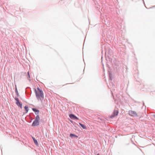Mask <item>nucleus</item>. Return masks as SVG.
I'll return each instance as SVG.
<instances>
[{"mask_svg": "<svg viewBox=\"0 0 155 155\" xmlns=\"http://www.w3.org/2000/svg\"><path fill=\"white\" fill-rule=\"evenodd\" d=\"M35 114L37 116L35 120L38 121H39L40 117L38 115V113H35Z\"/></svg>", "mask_w": 155, "mask_h": 155, "instance_id": "6", "label": "nucleus"}, {"mask_svg": "<svg viewBox=\"0 0 155 155\" xmlns=\"http://www.w3.org/2000/svg\"><path fill=\"white\" fill-rule=\"evenodd\" d=\"M38 91L35 89V91L36 94V96L38 100H41V98H43L44 97L43 93L42 91L39 88H38Z\"/></svg>", "mask_w": 155, "mask_h": 155, "instance_id": "1", "label": "nucleus"}, {"mask_svg": "<svg viewBox=\"0 0 155 155\" xmlns=\"http://www.w3.org/2000/svg\"><path fill=\"white\" fill-rule=\"evenodd\" d=\"M32 139L35 144H36V145H38V143L37 140H36L35 138L33 137H32Z\"/></svg>", "mask_w": 155, "mask_h": 155, "instance_id": "9", "label": "nucleus"}, {"mask_svg": "<svg viewBox=\"0 0 155 155\" xmlns=\"http://www.w3.org/2000/svg\"><path fill=\"white\" fill-rule=\"evenodd\" d=\"M39 121L35 120L33 122L32 126L33 127L35 126H37L39 125Z\"/></svg>", "mask_w": 155, "mask_h": 155, "instance_id": "3", "label": "nucleus"}, {"mask_svg": "<svg viewBox=\"0 0 155 155\" xmlns=\"http://www.w3.org/2000/svg\"><path fill=\"white\" fill-rule=\"evenodd\" d=\"M118 114V111L117 110H115L113 113V114L111 115L110 117V118L114 117L117 115Z\"/></svg>", "mask_w": 155, "mask_h": 155, "instance_id": "4", "label": "nucleus"}, {"mask_svg": "<svg viewBox=\"0 0 155 155\" xmlns=\"http://www.w3.org/2000/svg\"><path fill=\"white\" fill-rule=\"evenodd\" d=\"M28 78H30V75H29V72H28Z\"/></svg>", "mask_w": 155, "mask_h": 155, "instance_id": "15", "label": "nucleus"}, {"mask_svg": "<svg viewBox=\"0 0 155 155\" xmlns=\"http://www.w3.org/2000/svg\"><path fill=\"white\" fill-rule=\"evenodd\" d=\"M79 124L83 129H87V127H86V126H85V125H84L80 123H79Z\"/></svg>", "mask_w": 155, "mask_h": 155, "instance_id": "8", "label": "nucleus"}, {"mask_svg": "<svg viewBox=\"0 0 155 155\" xmlns=\"http://www.w3.org/2000/svg\"><path fill=\"white\" fill-rule=\"evenodd\" d=\"M15 93H16V94H17V95H18V91L17 89V88L16 85H15Z\"/></svg>", "mask_w": 155, "mask_h": 155, "instance_id": "12", "label": "nucleus"}, {"mask_svg": "<svg viewBox=\"0 0 155 155\" xmlns=\"http://www.w3.org/2000/svg\"><path fill=\"white\" fill-rule=\"evenodd\" d=\"M109 79H110V80H111V77H110V78H109Z\"/></svg>", "mask_w": 155, "mask_h": 155, "instance_id": "16", "label": "nucleus"}, {"mask_svg": "<svg viewBox=\"0 0 155 155\" xmlns=\"http://www.w3.org/2000/svg\"><path fill=\"white\" fill-rule=\"evenodd\" d=\"M15 100L16 101V102H18V101L19 102V99H18V98L15 97Z\"/></svg>", "mask_w": 155, "mask_h": 155, "instance_id": "14", "label": "nucleus"}, {"mask_svg": "<svg viewBox=\"0 0 155 155\" xmlns=\"http://www.w3.org/2000/svg\"><path fill=\"white\" fill-rule=\"evenodd\" d=\"M97 155H100L98 153L97 154Z\"/></svg>", "mask_w": 155, "mask_h": 155, "instance_id": "19", "label": "nucleus"}, {"mask_svg": "<svg viewBox=\"0 0 155 155\" xmlns=\"http://www.w3.org/2000/svg\"><path fill=\"white\" fill-rule=\"evenodd\" d=\"M153 116L155 118V114L153 115Z\"/></svg>", "mask_w": 155, "mask_h": 155, "instance_id": "17", "label": "nucleus"}, {"mask_svg": "<svg viewBox=\"0 0 155 155\" xmlns=\"http://www.w3.org/2000/svg\"><path fill=\"white\" fill-rule=\"evenodd\" d=\"M32 110L35 113H38L39 110L36 108H32Z\"/></svg>", "mask_w": 155, "mask_h": 155, "instance_id": "10", "label": "nucleus"}, {"mask_svg": "<svg viewBox=\"0 0 155 155\" xmlns=\"http://www.w3.org/2000/svg\"><path fill=\"white\" fill-rule=\"evenodd\" d=\"M69 117L71 119H75L76 120H78V118L76 116H75L74 114H71L69 115Z\"/></svg>", "mask_w": 155, "mask_h": 155, "instance_id": "5", "label": "nucleus"}, {"mask_svg": "<svg viewBox=\"0 0 155 155\" xmlns=\"http://www.w3.org/2000/svg\"><path fill=\"white\" fill-rule=\"evenodd\" d=\"M16 104L17 105L20 107L21 108H22V104L20 103V102H16Z\"/></svg>", "mask_w": 155, "mask_h": 155, "instance_id": "7", "label": "nucleus"}, {"mask_svg": "<svg viewBox=\"0 0 155 155\" xmlns=\"http://www.w3.org/2000/svg\"><path fill=\"white\" fill-rule=\"evenodd\" d=\"M153 116L155 118V114L153 115Z\"/></svg>", "mask_w": 155, "mask_h": 155, "instance_id": "18", "label": "nucleus"}, {"mask_svg": "<svg viewBox=\"0 0 155 155\" xmlns=\"http://www.w3.org/2000/svg\"><path fill=\"white\" fill-rule=\"evenodd\" d=\"M104 21H105V18H104Z\"/></svg>", "mask_w": 155, "mask_h": 155, "instance_id": "20", "label": "nucleus"}, {"mask_svg": "<svg viewBox=\"0 0 155 155\" xmlns=\"http://www.w3.org/2000/svg\"><path fill=\"white\" fill-rule=\"evenodd\" d=\"M129 114L130 115L133 117H137V113L134 111L129 110Z\"/></svg>", "mask_w": 155, "mask_h": 155, "instance_id": "2", "label": "nucleus"}, {"mask_svg": "<svg viewBox=\"0 0 155 155\" xmlns=\"http://www.w3.org/2000/svg\"><path fill=\"white\" fill-rule=\"evenodd\" d=\"M70 137H78V136L74 134H71L70 135Z\"/></svg>", "mask_w": 155, "mask_h": 155, "instance_id": "13", "label": "nucleus"}, {"mask_svg": "<svg viewBox=\"0 0 155 155\" xmlns=\"http://www.w3.org/2000/svg\"><path fill=\"white\" fill-rule=\"evenodd\" d=\"M24 108H25V110L26 111L25 113H27L28 112V107L27 106H25V107Z\"/></svg>", "mask_w": 155, "mask_h": 155, "instance_id": "11", "label": "nucleus"}]
</instances>
